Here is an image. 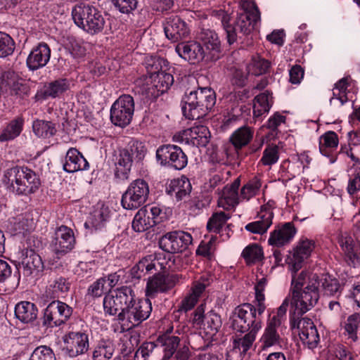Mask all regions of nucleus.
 I'll list each match as a JSON object with an SVG mask.
<instances>
[{
  "mask_svg": "<svg viewBox=\"0 0 360 360\" xmlns=\"http://www.w3.org/2000/svg\"><path fill=\"white\" fill-rule=\"evenodd\" d=\"M303 275L298 279H293L289 293L281 305L272 310L266 322V326L259 340L262 350H266L273 347H281L283 343L284 332L287 309L290 305L294 314H303L309 311L318 302L317 292L315 288L309 285L302 292Z\"/></svg>",
  "mask_w": 360,
  "mask_h": 360,
  "instance_id": "f257e3e1",
  "label": "nucleus"
},
{
  "mask_svg": "<svg viewBox=\"0 0 360 360\" xmlns=\"http://www.w3.org/2000/svg\"><path fill=\"white\" fill-rule=\"evenodd\" d=\"M266 285V279L262 278L255 286V306L251 304H244L235 308L230 316V323L232 328L240 333L252 330L255 325H259L262 328V322L257 320L256 314L261 315L266 309L264 304L265 295L264 291Z\"/></svg>",
  "mask_w": 360,
  "mask_h": 360,
  "instance_id": "f03ea898",
  "label": "nucleus"
},
{
  "mask_svg": "<svg viewBox=\"0 0 360 360\" xmlns=\"http://www.w3.org/2000/svg\"><path fill=\"white\" fill-rule=\"evenodd\" d=\"M315 246L314 240L306 237H302L295 243L292 251L290 252V256L288 258V269L292 274L291 283H292L293 279H298L303 275L302 278L304 279L301 282L302 285L300 290L302 292L304 291L309 285H311V288H315L318 293V287L316 285L318 277L316 274H314L308 270H304L299 274H297V272L302 267L305 260L311 255ZM291 286L292 284H290ZM317 296L319 297L318 294Z\"/></svg>",
  "mask_w": 360,
  "mask_h": 360,
  "instance_id": "7ed1b4c3",
  "label": "nucleus"
},
{
  "mask_svg": "<svg viewBox=\"0 0 360 360\" xmlns=\"http://www.w3.org/2000/svg\"><path fill=\"white\" fill-rule=\"evenodd\" d=\"M240 7L243 13L238 15L235 27L229 24L230 16L226 13L220 11L218 14L230 44L236 41L237 31L243 34H249L257 28L260 22V13L254 0H241Z\"/></svg>",
  "mask_w": 360,
  "mask_h": 360,
  "instance_id": "20e7f679",
  "label": "nucleus"
},
{
  "mask_svg": "<svg viewBox=\"0 0 360 360\" xmlns=\"http://www.w3.org/2000/svg\"><path fill=\"white\" fill-rule=\"evenodd\" d=\"M182 112L189 120H198L207 114L216 103L210 88H200L186 94L182 98Z\"/></svg>",
  "mask_w": 360,
  "mask_h": 360,
  "instance_id": "39448f33",
  "label": "nucleus"
},
{
  "mask_svg": "<svg viewBox=\"0 0 360 360\" xmlns=\"http://www.w3.org/2000/svg\"><path fill=\"white\" fill-rule=\"evenodd\" d=\"M4 181L11 191L22 195L35 193L41 184L34 172L27 167H12L7 170Z\"/></svg>",
  "mask_w": 360,
  "mask_h": 360,
  "instance_id": "423d86ee",
  "label": "nucleus"
},
{
  "mask_svg": "<svg viewBox=\"0 0 360 360\" xmlns=\"http://www.w3.org/2000/svg\"><path fill=\"white\" fill-rule=\"evenodd\" d=\"M127 143L125 148L119 150V155L114 163V175L120 180L129 179L133 157L141 160L143 159L147 151L141 141L128 138Z\"/></svg>",
  "mask_w": 360,
  "mask_h": 360,
  "instance_id": "0eeeda50",
  "label": "nucleus"
},
{
  "mask_svg": "<svg viewBox=\"0 0 360 360\" xmlns=\"http://www.w3.org/2000/svg\"><path fill=\"white\" fill-rule=\"evenodd\" d=\"M75 23L87 32L94 34L103 28L105 20L98 10L89 4L76 5L72 11Z\"/></svg>",
  "mask_w": 360,
  "mask_h": 360,
  "instance_id": "6e6552de",
  "label": "nucleus"
},
{
  "mask_svg": "<svg viewBox=\"0 0 360 360\" xmlns=\"http://www.w3.org/2000/svg\"><path fill=\"white\" fill-rule=\"evenodd\" d=\"M150 186L143 179L132 181L123 193L121 199L122 207L127 210H134L145 204L149 198Z\"/></svg>",
  "mask_w": 360,
  "mask_h": 360,
  "instance_id": "1a4fd4ad",
  "label": "nucleus"
},
{
  "mask_svg": "<svg viewBox=\"0 0 360 360\" xmlns=\"http://www.w3.org/2000/svg\"><path fill=\"white\" fill-rule=\"evenodd\" d=\"M152 311V304L148 298L145 300H134L125 316L119 323L122 330H128L140 322L148 319Z\"/></svg>",
  "mask_w": 360,
  "mask_h": 360,
  "instance_id": "9d476101",
  "label": "nucleus"
},
{
  "mask_svg": "<svg viewBox=\"0 0 360 360\" xmlns=\"http://www.w3.org/2000/svg\"><path fill=\"white\" fill-rule=\"evenodd\" d=\"M156 160L161 165H168L178 170L184 169L188 163L186 154L174 145L159 147L156 150Z\"/></svg>",
  "mask_w": 360,
  "mask_h": 360,
  "instance_id": "9b49d317",
  "label": "nucleus"
},
{
  "mask_svg": "<svg viewBox=\"0 0 360 360\" xmlns=\"http://www.w3.org/2000/svg\"><path fill=\"white\" fill-rule=\"evenodd\" d=\"M210 139V132L204 125H195L189 129L176 133L173 141L196 147L206 146Z\"/></svg>",
  "mask_w": 360,
  "mask_h": 360,
  "instance_id": "f8f14e48",
  "label": "nucleus"
},
{
  "mask_svg": "<svg viewBox=\"0 0 360 360\" xmlns=\"http://www.w3.org/2000/svg\"><path fill=\"white\" fill-rule=\"evenodd\" d=\"M72 314V309L59 300L51 302L45 309L43 324L47 326H59L65 323Z\"/></svg>",
  "mask_w": 360,
  "mask_h": 360,
  "instance_id": "ddd939ff",
  "label": "nucleus"
},
{
  "mask_svg": "<svg viewBox=\"0 0 360 360\" xmlns=\"http://www.w3.org/2000/svg\"><path fill=\"white\" fill-rule=\"evenodd\" d=\"M193 238L189 233L176 231L163 236L159 240V246L167 252H181L188 248Z\"/></svg>",
  "mask_w": 360,
  "mask_h": 360,
  "instance_id": "4468645a",
  "label": "nucleus"
},
{
  "mask_svg": "<svg viewBox=\"0 0 360 360\" xmlns=\"http://www.w3.org/2000/svg\"><path fill=\"white\" fill-rule=\"evenodd\" d=\"M212 282V277L209 274H205L195 281L188 292L182 299L179 311L186 312L191 310L199 301L205 288Z\"/></svg>",
  "mask_w": 360,
  "mask_h": 360,
  "instance_id": "2eb2a0df",
  "label": "nucleus"
},
{
  "mask_svg": "<svg viewBox=\"0 0 360 360\" xmlns=\"http://www.w3.org/2000/svg\"><path fill=\"white\" fill-rule=\"evenodd\" d=\"M175 51L181 58L192 64H198L203 60L212 61L207 58V53L201 43L196 41L179 43Z\"/></svg>",
  "mask_w": 360,
  "mask_h": 360,
  "instance_id": "dca6fc26",
  "label": "nucleus"
},
{
  "mask_svg": "<svg viewBox=\"0 0 360 360\" xmlns=\"http://www.w3.org/2000/svg\"><path fill=\"white\" fill-rule=\"evenodd\" d=\"M134 111L133 98L123 95L114 102V125L120 127L127 126L132 119Z\"/></svg>",
  "mask_w": 360,
  "mask_h": 360,
  "instance_id": "f3484780",
  "label": "nucleus"
},
{
  "mask_svg": "<svg viewBox=\"0 0 360 360\" xmlns=\"http://www.w3.org/2000/svg\"><path fill=\"white\" fill-rule=\"evenodd\" d=\"M274 207L275 202L272 200H269L266 204L262 205L257 214V219L248 224L245 226V229L257 234L262 235L266 233L272 224Z\"/></svg>",
  "mask_w": 360,
  "mask_h": 360,
  "instance_id": "a211bd4d",
  "label": "nucleus"
},
{
  "mask_svg": "<svg viewBox=\"0 0 360 360\" xmlns=\"http://www.w3.org/2000/svg\"><path fill=\"white\" fill-rule=\"evenodd\" d=\"M292 328L295 327L298 330L300 338L302 343L313 349L316 347L319 342V335L313 321L308 318H302L295 321H292Z\"/></svg>",
  "mask_w": 360,
  "mask_h": 360,
  "instance_id": "6ab92c4d",
  "label": "nucleus"
},
{
  "mask_svg": "<svg viewBox=\"0 0 360 360\" xmlns=\"http://www.w3.org/2000/svg\"><path fill=\"white\" fill-rule=\"evenodd\" d=\"M64 350L70 357L85 353L89 349L88 335L81 332H69L63 338Z\"/></svg>",
  "mask_w": 360,
  "mask_h": 360,
  "instance_id": "aec40b11",
  "label": "nucleus"
},
{
  "mask_svg": "<svg viewBox=\"0 0 360 360\" xmlns=\"http://www.w3.org/2000/svg\"><path fill=\"white\" fill-rule=\"evenodd\" d=\"M18 269L22 271L25 276L32 274L37 276L44 269V263L41 257L32 249L22 251L21 261L18 264Z\"/></svg>",
  "mask_w": 360,
  "mask_h": 360,
  "instance_id": "412c9836",
  "label": "nucleus"
},
{
  "mask_svg": "<svg viewBox=\"0 0 360 360\" xmlns=\"http://www.w3.org/2000/svg\"><path fill=\"white\" fill-rule=\"evenodd\" d=\"M51 245L57 254L68 252L73 249L75 245L73 231L66 226H60L55 231V237Z\"/></svg>",
  "mask_w": 360,
  "mask_h": 360,
  "instance_id": "4be33fe9",
  "label": "nucleus"
},
{
  "mask_svg": "<svg viewBox=\"0 0 360 360\" xmlns=\"http://www.w3.org/2000/svg\"><path fill=\"white\" fill-rule=\"evenodd\" d=\"M297 233V229L291 222L276 226L270 233L268 243L270 245L281 248L289 244Z\"/></svg>",
  "mask_w": 360,
  "mask_h": 360,
  "instance_id": "5701e85b",
  "label": "nucleus"
},
{
  "mask_svg": "<svg viewBox=\"0 0 360 360\" xmlns=\"http://www.w3.org/2000/svg\"><path fill=\"white\" fill-rule=\"evenodd\" d=\"M164 31L167 38L172 41L184 39L190 34L187 23L177 15L170 16L166 20Z\"/></svg>",
  "mask_w": 360,
  "mask_h": 360,
  "instance_id": "b1692460",
  "label": "nucleus"
},
{
  "mask_svg": "<svg viewBox=\"0 0 360 360\" xmlns=\"http://www.w3.org/2000/svg\"><path fill=\"white\" fill-rule=\"evenodd\" d=\"M354 87V83L349 77L340 79L333 89V96L330 99V105L340 107L347 103L352 98L349 96L351 91L352 90L354 94L356 93Z\"/></svg>",
  "mask_w": 360,
  "mask_h": 360,
  "instance_id": "393cba45",
  "label": "nucleus"
},
{
  "mask_svg": "<svg viewBox=\"0 0 360 360\" xmlns=\"http://www.w3.org/2000/svg\"><path fill=\"white\" fill-rule=\"evenodd\" d=\"M70 88V82L65 78L45 83L42 88L37 91L36 98L38 100H46L48 98H56L60 96Z\"/></svg>",
  "mask_w": 360,
  "mask_h": 360,
  "instance_id": "a878e982",
  "label": "nucleus"
},
{
  "mask_svg": "<svg viewBox=\"0 0 360 360\" xmlns=\"http://www.w3.org/2000/svg\"><path fill=\"white\" fill-rule=\"evenodd\" d=\"M51 49L49 46L41 42L35 46L27 58V65L30 70H37L44 67L50 60Z\"/></svg>",
  "mask_w": 360,
  "mask_h": 360,
  "instance_id": "bb28decb",
  "label": "nucleus"
},
{
  "mask_svg": "<svg viewBox=\"0 0 360 360\" xmlns=\"http://www.w3.org/2000/svg\"><path fill=\"white\" fill-rule=\"evenodd\" d=\"M200 39L207 53V58L211 60H217L221 53V43L217 34L210 30H202Z\"/></svg>",
  "mask_w": 360,
  "mask_h": 360,
  "instance_id": "cd10ccee",
  "label": "nucleus"
},
{
  "mask_svg": "<svg viewBox=\"0 0 360 360\" xmlns=\"http://www.w3.org/2000/svg\"><path fill=\"white\" fill-rule=\"evenodd\" d=\"M134 294L133 290L127 286L117 288L115 290V295H114V311L115 313L119 311L117 314L118 321L120 322L123 316H125V313L127 312V309L134 302Z\"/></svg>",
  "mask_w": 360,
  "mask_h": 360,
  "instance_id": "c85d7f7f",
  "label": "nucleus"
},
{
  "mask_svg": "<svg viewBox=\"0 0 360 360\" xmlns=\"http://www.w3.org/2000/svg\"><path fill=\"white\" fill-rule=\"evenodd\" d=\"M240 186V180L236 179L231 185L226 186L218 200V205L224 210H230L235 207L241 199L238 196V190Z\"/></svg>",
  "mask_w": 360,
  "mask_h": 360,
  "instance_id": "c756f323",
  "label": "nucleus"
},
{
  "mask_svg": "<svg viewBox=\"0 0 360 360\" xmlns=\"http://www.w3.org/2000/svg\"><path fill=\"white\" fill-rule=\"evenodd\" d=\"M339 244L344 252L347 260L354 266L360 264V248L352 236L347 233L342 234Z\"/></svg>",
  "mask_w": 360,
  "mask_h": 360,
  "instance_id": "7c9ffc66",
  "label": "nucleus"
},
{
  "mask_svg": "<svg viewBox=\"0 0 360 360\" xmlns=\"http://www.w3.org/2000/svg\"><path fill=\"white\" fill-rule=\"evenodd\" d=\"M172 283L164 275L156 274L148 278L146 287L147 298H153L158 293L169 290L172 287Z\"/></svg>",
  "mask_w": 360,
  "mask_h": 360,
  "instance_id": "2f4dec72",
  "label": "nucleus"
},
{
  "mask_svg": "<svg viewBox=\"0 0 360 360\" xmlns=\"http://www.w3.org/2000/svg\"><path fill=\"white\" fill-rule=\"evenodd\" d=\"M89 165L82 154L76 148H70L65 156V162L63 169L68 172H75L79 170H86Z\"/></svg>",
  "mask_w": 360,
  "mask_h": 360,
  "instance_id": "473e14b6",
  "label": "nucleus"
},
{
  "mask_svg": "<svg viewBox=\"0 0 360 360\" xmlns=\"http://www.w3.org/2000/svg\"><path fill=\"white\" fill-rule=\"evenodd\" d=\"M147 82L148 85L151 86V87H148V89L156 90L157 92L153 94L158 96L169 89L174 82V78L170 73L159 72L153 76H149Z\"/></svg>",
  "mask_w": 360,
  "mask_h": 360,
  "instance_id": "72a5a7b5",
  "label": "nucleus"
},
{
  "mask_svg": "<svg viewBox=\"0 0 360 360\" xmlns=\"http://www.w3.org/2000/svg\"><path fill=\"white\" fill-rule=\"evenodd\" d=\"M37 307L32 302L22 301L15 305V315L22 323L33 322L37 319Z\"/></svg>",
  "mask_w": 360,
  "mask_h": 360,
  "instance_id": "f704fd0d",
  "label": "nucleus"
},
{
  "mask_svg": "<svg viewBox=\"0 0 360 360\" xmlns=\"http://www.w3.org/2000/svg\"><path fill=\"white\" fill-rule=\"evenodd\" d=\"M272 94L268 91L259 94L253 101V117L259 118L266 115L270 110L273 105Z\"/></svg>",
  "mask_w": 360,
  "mask_h": 360,
  "instance_id": "c9c22d12",
  "label": "nucleus"
},
{
  "mask_svg": "<svg viewBox=\"0 0 360 360\" xmlns=\"http://www.w3.org/2000/svg\"><path fill=\"white\" fill-rule=\"evenodd\" d=\"M191 191V185L188 179L184 176L170 181L168 193L174 195L176 200H181L188 195Z\"/></svg>",
  "mask_w": 360,
  "mask_h": 360,
  "instance_id": "e433bc0d",
  "label": "nucleus"
},
{
  "mask_svg": "<svg viewBox=\"0 0 360 360\" xmlns=\"http://www.w3.org/2000/svg\"><path fill=\"white\" fill-rule=\"evenodd\" d=\"M259 330V325H255L252 330H249L248 333L243 336L236 337L233 341V349H238L241 354L246 353L255 342Z\"/></svg>",
  "mask_w": 360,
  "mask_h": 360,
  "instance_id": "4c0bfd02",
  "label": "nucleus"
},
{
  "mask_svg": "<svg viewBox=\"0 0 360 360\" xmlns=\"http://www.w3.org/2000/svg\"><path fill=\"white\" fill-rule=\"evenodd\" d=\"M221 321L220 316L214 312H209L205 316V322L200 333L201 335L204 334L207 340L212 339L221 328Z\"/></svg>",
  "mask_w": 360,
  "mask_h": 360,
  "instance_id": "58836bf2",
  "label": "nucleus"
},
{
  "mask_svg": "<svg viewBox=\"0 0 360 360\" xmlns=\"http://www.w3.org/2000/svg\"><path fill=\"white\" fill-rule=\"evenodd\" d=\"M23 125L24 120L22 117L12 120L0 134V141H8L18 137L22 131Z\"/></svg>",
  "mask_w": 360,
  "mask_h": 360,
  "instance_id": "ea45409f",
  "label": "nucleus"
},
{
  "mask_svg": "<svg viewBox=\"0 0 360 360\" xmlns=\"http://www.w3.org/2000/svg\"><path fill=\"white\" fill-rule=\"evenodd\" d=\"M131 226L136 232H143L154 226L147 212V208L142 207L135 214L131 222Z\"/></svg>",
  "mask_w": 360,
  "mask_h": 360,
  "instance_id": "a19ab883",
  "label": "nucleus"
},
{
  "mask_svg": "<svg viewBox=\"0 0 360 360\" xmlns=\"http://www.w3.org/2000/svg\"><path fill=\"white\" fill-rule=\"evenodd\" d=\"M338 146V138L335 132L329 131L319 139V150L325 156H330L332 151Z\"/></svg>",
  "mask_w": 360,
  "mask_h": 360,
  "instance_id": "79ce46f5",
  "label": "nucleus"
},
{
  "mask_svg": "<svg viewBox=\"0 0 360 360\" xmlns=\"http://www.w3.org/2000/svg\"><path fill=\"white\" fill-rule=\"evenodd\" d=\"M110 276H108V279L105 278H101L94 282L88 289L87 295L92 297H97L101 296V295H106L108 292H111L112 289V279L110 278Z\"/></svg>",
  "mask_w": 360,
  "mask_h": 360,
  "instance_id": "37998d69",
  "label": "nucleus"
},
{
  "mask_svg": "<svg viewBox=\"0 0 360 360\" xmlns=\"http://www.w3.org/2000/svg\"><path fill=\"white\" fill-rule=\"evenodd\" d=\"M318 295H319V288L321 286L324 293L328 295H333L340 290V284L337 279L333 278L328 274H322L321 276L317 275Z\"/></svg>",
  "mask_w": 360,
  "mask_h": 360,
  "instance_id": "c03bdc74",
  "label": "nucleus"
},
{
  "mask_svg": "<svg viewBox=\"0 0 360 360\" xmlns=\"http://www.w3.org/2000/svg\"><path fill=\"white\" fill-rule=\"evenodd\" d=\"M32 129L37 136L43 138L53 136L57 131L55 124L49 121L39 120L33 122Z\"/></svg>",
  "mask_w": 360,
  "mask_h": 360,
  "instance_id": "a18cd8bd",
  "label": "nucleus"
},
{
  "mask_svg": "<svg viewBox=\"0 0 360 360\" xmlns=\"http://www.w3.org/2000/svg\"><path fill=\"white\" fill-rule=\"evenodd\" d=\"M158 264L162 266V264L156 260L154 255H150L141 259L133 268V271H136V276L140 278L146 273L151 272L152 270L155 269Z\"/></svg>",
  "mask_w": 360,
  "mask_h": 360,
  "instance_id": "49530a36",
  "label": "nucleus"
},
{
  "mask_svg": "<svg viewBox=\"0 0 360 360\" xmlns=\"http://www.w3.org/2000/svg\"><path fill=\"white\" fill-rule=\"evenodd\" d=\"M253 131L248 127H242L233 132L231 136L232 143L236 148L247 145L252 139Z\"/></svg>",
  "mask_w": 360,
  "mask_h": 360,
  "instance_id": "de8ad7c7",
  "label": "nucleus"
},
{
  "mask_svg": "<svg viewBox=\"0 0 360 360\" xmlns=\"http://www.w3.org/2000/svg\"><path fill=\"white\" fill-rule=\"evenodd\" d=\"M360 326V314L354 313L349 316L344 324V334L348 336L352 342L357 340V331Z\"/></svg>",
  "mask_w": 360,
  "mask_h": 360,
  "instance_id": "09e8293b",
  "label": "nucleus"
},
{
  "mask_svg": "<svg viewBox=\"0 0 360 360\" xmlns=\"http://www.w3.org/2000/svg\"><path fill=\"white\" fill-rule=\"evenodd\" d=\"M269 68V63L268 60L259 56H254L247 65V71L250 75L258 76L266 73Z\"/></svg>",
  "mask_w": 360,
  "mask_h": 360,
  "instance_id": "8fccbe9b",
  "label": "nucleus"
},
{
  "mask_svg": "<svg viewBox=\"0 0 360 360\" xmlns=\"http://www.w3.org/2000/svg\"><path fill=\"white\" fill-rule=\"evenodd\" d=\"M145 64L149 76H153L159 72H165L164 68L167 67V61L155 56H146Z\"/></svg>",
  "mask_w": 360,
  "mask_h": 360,
  "instance_id": "3c124183",
  "label": "nucleus"
},
{
  "mask_svg": "<svg viewBox=\"0 0 360 360\" xmlns=\"http://www.w3.org/2000/svg\"><path fill=\"white\" fill-rule=\"evenodd\" d=\"M261 187L262 182L260 179L255 176L243 186L240 198L242 200H249L259 192Z\"/></svg>",
  "mask_w": 360,
  "mask_h": 360,
  "instance_id": "603ef678",
  "label": "nucleus"
},
{
  "mask_svg": "<svg viewBox=\"0 0 360 360\" xmlns=\"http://www.w3.org/2000/svg\"><path fill=\"white\" fill-rule=\"evenodd\" d=\"M279 159V148L274 144L268 145L263 151L260 162L264 166H271Z\"/></svg>",
  "mask_w": 360,
  "mask_h": 360,
  "instance_id": "864d4df0",
  "label": "nucleus"
},
{
  "mask_svg": "<svg viewBox=\"0 0 360 360\" xmlns=\"http://www.w3.org/2000/svg\"><path fill=\"white\" fill-rule=\"evenodd\" d=\"M229 218V214L222 212L213 214L207 224L208 231L219 233Z\"/></svg>",
  "mask_w": 360,
  "mask_h": 360,
  "instance_id": "5fc2aeb1",
  "label": "nucleus"
},
{
  "mask_svg": "<svg viewBox=\"0 0 360 360\" xmlns=\"http://www.w3.org/2000/svg\"><path fill=\"white\" fill-rule=\"evenodd\" d=\"M242 255L246 263L250 264L259 261L263 257V251L259 245L252 244L243 250Z\"/></svg>",
  "mask_w": 360,
  "mask_h": 360,
  "instance_id": "6e6d98bb",
  "label": "nucleus"
},
{
  "mask_svg": "<svg viewBox=\"0 0 360 360\" xmlns=\"http://www.w3.org/2000/svg\"><path fill=\"white\" fill-rule=\"evenodd\" d=\"M348 172L349 180L347 189L348 193L352 195L360 191V172L354 165V167L349 169Z\"/></svg>",
  "mask_w": 360,
  "mask_h": 360,
  "instance_id": "4d7b16f0",
  "label": "nucleus"
},
{
  "mask_svg": "<svg viewBox=\"0 0 360 360\" xmlns=\"http://www.w3.org/2000/svg\"><path fill=\"white\" fill-rule=\"evenodd\" d=\"M15 50V42L7 34L0 32V58L11 55Z\"/></svg>",
  "mask_w": 360,
  "mask_h": 360,
  "instance_id": "13d9d810",
  "label": "nucleus"
},
{
  "mask_svg": "<svg viewBox=\"0 0 360 360\" xmlns=\"http://www.w3.org/2000/svg\"><path fill=\"white\" fill-rule=\"evenodd\" d=\"M147 208L150 219L153 221V226L161 223L166 219V213L160 205L152 204L143 206Z\"/></svg>",
  "mask_w": 360,
  "mask_h": 360,
  "instance_id": "bf43d9fd",
  "label": "nucleus"
},
{
  "mask_svg": "<svg viewBox=\"0 0 360 360\" xmlns=\"http://www.w3.org/2000/svg\"><path fill=\"white\" fill-rule=\"evenodd\" d=\"M30 360H56L53 350L46 346L37 347L31 354Z\"/></svg>",
  "mask_w": 360,
  "mask_h": 360,
  "instance_id": "052dcab7",
  "label": "nucleus"
},
{
  "mask_svg": "<svg viewBox=\"0 0 360 360\" xmlns=\"http://www.w3.org/2000/svg\"><path fill=\"white\" fill-rule=\"evenodd\" d=\"M179 343V338L170 336L165 339L163 347L164 355L162 360H169L175 352Z\"/></svg>",
  "mask_w": 360,
  "mask_h": 360,
  "instance_id": "680f3d73",
  "label": "nucleus"
},
{
  "mask_svg": "<svg viewBox=\"0 0 360 360\" xmlns=\"http://www.w3.org/2000/svg\"><path fill=\"white\" fill-rule=\"evenodd\" d=\"M217 236H212L208 242L202 241L198 246L196 253L211 259L215 250Z\"/></svg>",
  "mask_w": 360,
  "mask_h": 360,
  "instance_id": "e2e57ef3",
  "label": "nucleus"
},
{
  "mask_svg": "<svg viewBox=\"0 0 360 360\" xmlns=\"http://www.w3.org/2000/svg\"><path fill=\"white\" fill-rule=\"evenodd\" d=\"M11 224H13V231L16 234H24L26 232H30L32 229V222H30L27 219L20 216L13 218Z\"/></svg>",
  "mask_w": 360,
  "mask_h": 360,
  "instance_id": "0e129e2a",
  "label": "nucleus"
},
{
  "mask_svg": "<svg viewBox=\"0 0 360 360\" xmlns=\"http://www.w3.org/2000/svg\"><path fill=\"white\" fill-rule=\"evenodd\" d=\"M112 356V347L110 342L101 343L94 352V360H109Z\"/></svg>",
  "mask_w": 360,
  "mask_h": 360,
  "instance_id": "69168bd1",
  "label": "nucleus"
},
{
  "mask_svg": "<svg viewBox=\"0 0 360 360\" xmlns=\"http://www.w3.org/2000/svg\"><path fill=\"white\" fill-rule=\"evenodd\" d=\"M50 288L53 289V298L59 297V293H64L69 290L70 283L67 281L65 278L60 277L55 280L53 285H50Z\"/></svg>",
  "mask_w": 360,
  "mask_h": 360,
  "instance_id": "338daca9",
  "label": "nucleus"
},
{
  "mask_svg": "<svg viewBox=\"0 0 360 360\" xmlns=\"http://www.w3.org/2000/svg\"><path fill=\"white\" fill-rule=\"evenodd\" d=\"M205 307L203 304H200L197 307L193 313V316L191 320L193 326L197 330L202 331L203 325L205 323L204 319H205Z\"/></svg>",
  "mask_w": 360,
  "mask_h": 360,
  "instance_id": "774afa93",
  "label": "nucleus"
}]
</instances>
